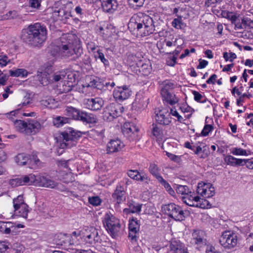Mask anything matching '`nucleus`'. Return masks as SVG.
<instances>
[{
  "label": "nucleus",
  "mask_w": 253,
  "mask_h": 253,
  "mask_svg": "<svg viewBox=\"0 0 253 253\" xmlns=\"http://www.w3.org/2000/svg\"><path fill=\"white\" fill-rule=\"evenodd\" d=\"M130 32L135 37H144L155 31L153 19L147 15H134L127 24Z\"/></svg>",
  "instance_id": "1"
},
{
  "label": "nucleus",
  "mask_w": 253,
  "mask_h": 253,
  "mask_svg": "<svg viewBox=\"0 0 253 253\" xmlns=\"http://www.w3.org/2000/svg\"><path fill=\"white\" fill-rule=\"evenodd\" d=\"M22 39L29 45L40 47L47 39V29L39 23L30 25L23 32Z\"/></svg>",
  "instance_id": "2"
},
{
  "label": "nucleus",
  "mask_w": 253,
  "mask_h": 253,
  "mask_svg": "<svg viewBox=\"0 0 253 253\" xmlns=\"http://www.w3.org/2000/svg\"><path fill=\"white\" fill-rule=\"evenodd\" d=\"M73 35H63L61 38V43L59 46L60 54L64 57H70L74 54L78 56L82 53V48L79 41Z\"/></svg>",
  "instance_id": "3"
},
{
  "label": "nucleus",
  "mask_w": 253,
  "mask_h": 253,
  "mask_svg": "<svg viewBox=\"0 0 253 253\" xmlns=\"http://www.w3.org/2000/svg\"><path fill=\"white\" fill-rule=\"evenodd\" d=\"M102 222L104 227L110 235L113 237H115L121 228L119 220L110 211H108L105 213Z\"/></svg>",
  "instance_id": "4"
},
{
  "label": "nucleus",
  "mask_w": 253,
  "mask_h": 253,
  "mask_svg": "<svg viewBox=\"0 0 253 253\" xmlns=\"http://www.w3.org/2000/svg\"><path fill=\"white\" fill-rule=\"evenodd\" d=\"M182 200L186 205L191 207H196L201 209H208L211 207V205L208 200L196 196L195 194L191 191L186 196H182Z\"/></svg>",
  "instance_id": "5"
},
{
  "label": "nucleus",
  "mask_w": 253,
  "mask_h": 253,
  "mask_svg": "<svg viewBox=\"0 0 253 253\" xmlns=\"http://www.w3.org/2000/svg\"><path fill=\"white\" fill-rule=\"evenodd\" d=\"M124 110L125 108L120 105L111 103L104 108L103 119L107 122L112 121L115 118L120 116Z\"/></svg>",
  "instance_id": "6"
},
{
  "label": "nucleus",
  "mask_w": 253,
  "mask_h": 253,
  "mask_svg": "<svg viewBox=\"0 0 253 253\" xmlns=\"http://www.w3.org/2000/svg\"><path fill=\"white\" fill-rule=\"evenodd\" d=\"M219 243L225 249H232L235 248L238 243L237 234L230 231L223 232L219 238Z\"/></svg>",
  "instance_id": "7"
},
{
  "label": "nucleus",
  "mask_w": 253,
  "mask_h": 253,
  "mask_svg": "<svg viewBox=\"0 0 253 253\" xmlns=\"http://www.w3.org/2000/svg\"><path fill=\"white\" fill-rule=\"evenodd\" d=\"M61 136L63 140L61 143V147L62 148H71L76 145L77 140L81 136V134L80 132L71 130L62 132Z\"/></svg>",
  "instance_id": "8"
},
{
  "label": "nucleus",
  "mask_w": 253,
  "mask_h": 253,
  "mask_svg": "<svg viewBox=\"0 0 253 253\" xmlns=\"http://www.w3.org/2000/svg\"><path fill=\"white\" fill-rule=\"evenodd\" d=\"M166 213L175 220H184V213L181 208L173 203L165 205L163 208Z\"/></svg>",
  "instance_id": "9"
},
{
  "label": "nucleus",
  "mask_w": 253,
  "mask_h": 253,
  "mask_svg": "<svg viewBox=\"0 0 253 253\" xmlns=\"http://www.w3.org/2000/svg\"><path fill=\"white\" fill-rule=\"evenodd\" d=\"M15 214L24 218H27L29 212L28 206L24 203L23 197L18 196L13 200Z\"/></svg>",
  "instance_id": "10"
},
{
  "label": "nucleus",
  "mask_w": 253,
  "mask_h": 253,
  "mask_svg": "<svg viewBox=\"0 0 253 253\" xmlns=\"http://www.w3.org/2000/svg\"><path fill=\"white\" fill-rule=\"evenodd\" d=\"M198 194L204 198H210L215 194L214 188L210 183L200 182L198 183L197 188Z\"/></svg>",
  "instance_id": "11"
},
{
  "label": "nucleus",
  "mask_w": 253,
  "mask_h": 253,
  "mask_svg": "<svg viewBox=\"0 0 253 253\" xmlns=\"http://www.w3.org/2000/svg\"><path fill=\"white\" fill-rule=\"evenodd\" d=\"M85 107L92 111L100 110L104 105L103 100L100 97L85 98L84 100Z\"/></svg>",
  "instance_id": "12"
},
{
  "label": "nucleus",
  "mask_w": 253,
  "mask_h": 253,
  "mask_svg": "<svg viewBox=\"0 0 253 253\" xmlns=\"http://www.w3.org/2000/svg\"><path fill=\"white\" fill-rule=\"evenodd\" d=\"M66 78V71L61 70L57 71L51 75L49 77V79L44 83L45 78H42V84L43 85H46L48 84L58 83L59 82L62 83L63 81L65 82Z\"/></svg>",
  "instance_id": "13"
},
{
  "label": "nucleus",
  "mask_w": 253,
  "mask_h": 253,
  "mask_svg": "<svg viewBox=\"0 0 253 253\" xmlns=\"http://www.w3.org/2000/svg\"><path fill=\"white\" fill-rule=\"evenodd\" d=\"M112 197L117 202V204L115 205L116 209L119 210H120V204L126 201V191L122 186H117L115 191L112 194Z\"/></svg>",
  "instance_id": "14"
},
{
  "label": "nucleus",
  "mask_w": 253,
  "mask_h": 253,
  "mask_svg": "<svg viewBox=\"0 0 253 253\" xmlns=\"http://www.w3.org/2000/svg\"><path fill=\"white\" fill-rule=\"evenodd\" d=\"M84 237L85 241L89 244H95L99 241L98 231L93 227H87L85 229Z\"/></svg>",
  "instance_id": "15"
},
{
  "label": "nucleus",
  "mask_w": 253,
  "mask_h": 253,
  "mask_svg": "<svg viewBox=\"0 0 253 253\" xmlns=\"http://www.w3.org/2000/svg\"><path fill=\"white\" fill-rule=\"evenodd\" d=\"M156 120L160 124L169 125L171 123L170 114L167 109H163L159 111L156 115Z\"/></svg>",
  "instance_id": "16"
},
{
  "label": "nucleus",
  "mask_w": 253,
  "mask_h": 253,
  "mask_svg": "<svg viewBox=\"0 0 253 253\" xmlns=\"http://www.w3.org/2000/svg\"><path fill=\"white\" fill-rule=\"evenodd\" d=\"M170 253H183L187 252L185 245L180 240L172 239L169 245Z\"/></svg>",
  "instance_id": "17"
},
{
  "label": "nucleus",
  "mask_w": 253,
  "mask_h": 253,
  "mask_svg": "<svg viewBox=\"0 0 253 253\" xmlns=\"http://www.w3.org/2000/svg\"><path fill=\"white\" fill-rule=\"evenodd\" d=\"M97 31L104 39H107L112 36L115 30L114 26L111 24L105 23L98 26Z\"/></svg>",
  "instance_id": "18"
},
{
  "label": "nucleus",
  "mask_w": 253,
  "mask_h": 253,
  "mask_svg": "<svg viewBox=\"0 0 253 253\" xmlns=\"http://www.w3.org/2000/svg\"><path fill=\"white\" fill-rule=\"evenodd\" d=\"M253 29V19L248 16L239 17L238 22L236 24L235 30L243 29Z\"/></svg>",
  "instance_id": "19"
},
{
  "label": "nucleus",
  "mask_w": 253,
  "mask_h": 253,
  "mask_svg": "<svg viewBox=\"0 0 253 253\" xmlns=\"http://www.w3.org/2000/svg\"><path fill=\"white\" fill-rule=\"evenodd\" d=\"M127 175L131 178L144 182L145 184H149L150 178L146 174H140L137 170H129L127 171Z\"/></svg>",
  "instance_id": "20"
},
{
  "label": "nucleus",
  "mask_w": 253,
  "mask_h": 253,
  "mask_svg": "<svg viewBox=\"0 0 253 253\" xmlns=\"http://www.w3.org/2000/svg\"><path fill=\"white\" fill-rule=\"evenodd\" d=\"M14 114L15 112H11L10 114H7V117L11 119L13 121L14 127L17 131L26 134L27 122L20 120L14 121L11 116H14Z\"/></svg>",
  "instance_id": "21"
},
{
  "label": "nucleus",
  "mask_w": 253,
  "mask_h": 253,
  "mask_svg": "<svg viewBox=\"0 0 253 253\" xmlns=\"http://www.w3.org/2000/svg\"><path fill=\"white\" fill-rule=\"evenodd\" d=\"M139 228V224L136 219L133 218L129 220V236L132 243L136 242V234Z\"/></svg>",
  "instance_id": "22"
},
{
  "label": "nucleus",
  "mask_w": 253,
  "mask_h": 253,
  "mask_svg": "<svg viewBox=\"0 0 253 253\" xmlns=\"http://www.w3.org/2000/svg\"><path fill=\"white\" fill-rule=\"evenodd\" d=\"M101 1L103 10L105 12L112 13L118 6L117 0H101Z\"/></svg>",
  "instance_id": "23"
},
{
  "label": "nucleus",
  "mask_w": 253,
  "mask_h": 253,
  "mask_svg": "<svg viewBox=\"0 0 253 253\" xmlns=\"http://www.w3.org/2000/svg\"><path fill=\"white\" fill-rule=\"evenodd\" d=\"M41 129V125L37 121L30 120L27 122L26 134L33 135L38 133Z\"/></svg>",
  "instance_id": "24"
},
{
  "label": "nucleus",
  "mask_w": 253,
  "mask_h": 253,
  "mask_svg": "<svg viewBox=\"0 0 253 253\" xmlns=\"http://www.w3.org/2000/svg\"><path fill=\"white\" fill-rule=\"evenodd\" d=\"M192 242L199 248L206 245V241L204 239V233L202 231L196 230L192 233Z\"/></svg>",
  "instance_id": "25"
},
{
  "label": "nucleus",
  "mask_w": 253,
  "mask_h": 253,
  "mask_svg": "<svg viewBox=\"0 0 253 253\" xmlns=\"http://www.w3.org/2000/svg\"><path fill=\"white\" fill-rule=\"evenodd\" d=\"M77 120L87 124H95L97 122V118L95 115L83 111H80Z\"/></svg>",
  "instance_id": "26"
},
{
  "label": "nucleus",
  "mask_w": 253,
  "mask_h": 253,
  "mask_svg": "<svg viewBox=\"0 0 253 253\" xmlns=\"http://www.w3.org/2000/svg\"><path fill=\"white\" fill-rule=\"evenodd\" d=\"M122 144L119 139L112 140L107 144L108 153H112L119 151L122 147Z\"/></svg>",
  "instance_id": "27"
},
{
  "label": "nucleus",
  "mask_w": 253,
  "mask_h": 253,
  "mask_svg": "<svg viewBox=\"0 0 253 253\" xmlns=\"http://www.w3.org/2000/svg\"><path fill=\"white\" fill-rule=\"evenodd\" d=\"M126 86L123 87H119L116 89L113 93L114 98L119 101H123L126 98V92L125 90Z\"/></svg>",
  "instance_id": "28"
},
{
  "label": "nucleus",
  "mask_w": 253,
  "mask_h": 253,
  "mask_svg": "<svg viewBox=\"0 0 253 253\" xmlns=\"http://www.w3.org/2000/svg\"><path fill=\"white\" fill-rule=\"evenodd\" d=\"M129 125V127H127V139L128 138L130 141L136 140L138 139L139 129L134 125Z\"/></svg>",
  "instance_id": "29"
},
{
  "label": "nucleus",
  "mask_w": 253,
  "mask_h": 253,
  "mask_svg": "<svg viewBox=\"0 0 253 253\" xmlns=\"http://www.w3.org/2000/svg\"><path fill=\"white\" fill-rule=\"evenodd\" d=\"M222 15L229 20L232 24L234 25V28H236V24L238 22L240 15L231 12L224 11L222 12Z\"/></svg>",
  "instance_id": "30"
},
{
  "label": "nucleus",
  "mask_w": 253,
  "mask_h": 253,
  "mask_svg": "<svg viewBox=\"0 0 253 253\" xmlns=\"http://www.w3.org/2000/svg\"><path fill=\"white\" fill-rule=\"evenodd\" d=\"M163 99L168 103L172 105L178 102V99L175 95L170 92L166 93L165 92L161 94Z\"/></svg>",
  "instance_id": "31"
},
{
  "label": "nucleus",
  "mask_w": 253,
  "mask_h": 253,
  "mask_svg": "<svg viewBox=\"0 0 253 253\" xmlns=\"http://www.w3.org/2000/svg\"><path fill=\"white\" fill-rule=\"evenodd\" d=\"M81 110H78L72 106H68L65 109L66 115L69 117L77 120Z\"/></svg>",
  "instance_id": "32"
},
{
  "label": "nucleus",
  "mask_w": 253,
  "mask_h": 253,
  "mask_svg": "<svg viewBox=\"0 0 253 253\" xmlns=\"http://www.w3.org/2000/svg\"><path fill=\"white\" fill-rule=\"evenodd\" d=\"M231 93L234 96H236V94L237 96H239V98L237 99V105L238 106L241 105V102L243 101V98L244 97H247L248 98H250L252 96V95L251 94H247L246 93L241 94V92L239 91V89L237 88L236 87H234Z\"/></svg>",
  "instance_id": "33"
},
{
  "label": "nucleus",
  "mask_w": 253,
  "mask_h": 253,
  "mask_svg": "<svg viewBox=\"0 0 253 253\" xmlns=\"http://www.w3.org/2000/svg\"><path fill=\"white\" fill-rule=\"evenodd\" d=\"M161 94H162L165 92L166 93L170 92V91L174 88V84L169 80H166L161 84Z\"/></svg>",
  "instance_id": "34"
},
{
  "label": "nucleus",
  "mask_w": 253,
  "mask_h": 253,
  "mask_svg": "<svg viewBox=\"0 0 253 253\" xmlns=\"http://www.w3.org/2000/svg\"><path fill=\"white\" fill-rule=\"evenodd\" d=\"M23 184L31 185L32 184H37V176L33 174H29L22 177Z\"/></svg>",
  "instance_id": "35"
},
{
  "label": "nucleus",
  "mask_w": 253,
  "mask_h": 253,
  "mask_svg": "<svg viewBox=\"0 0 253 253\" xmlns=\"http://www.w3.org/2000/svg\"><path fill=\"white\" fill-rule=\"evenodd\" d=\"M16 163L20 166L25 165L29 160V156L24 153L18 154L15 158Z\"/></svg>",
  "instance_id": "36"
},
{
  "label": "nucleus",
  "mask_w": 253,
  "mask_h": 253,
  "mask_svg": "<svg viewBox=\"0 0 253 253\" xmlns=\"http://www.w3.org/2000/svg\"><path fill=\"white\" fill-rule=\"evenodd\" d=\"M141 206L133 201L129 202L127 204V212L139 213L141 210Z\"/></svg>",
  "instance_id": "37"
},
{
  "label": "nucleus",
  "mask_w": 253,
  "mask_h": 253,
  "mask_svg": "<svg viewBox=\"0 0 253 253\" xmlns=\"http://www.w3.org/2000/svg\"><path fill=\"white\" fill-rule=\"evenodd\" d=\"M69 119L66 117L57 116L53 119V124L57 127L62 126L64 124L68 123Z\"/></svg>",
  "instance_id": "38"
},
{
  "label": "nucleus",
  "mask_w": 253,
  "mask_h": 253,
  "mask_svg": "<svg viewBox=\"0 0 253 253\" xmlns=\"http://www.w3.org/2000/svg\"><path fill=\"white\" fill-rule=\"evenodd\" d=\"M41 102L42 105L49 109H53L57 106V102L52 98L43 99Z\"/></svg>",
  "instance_id": "39"
},
{
  "label": "nucleus",
  "mask_w": 253,
  "mask_h": 253,
  "mask_svg": "<svg viewBox=\"0 0 253 253\" xmlns=\"http://www.w3.org/2000/svg\"><path fill=\"white\" fill-rule=\"evenodd\" d=\"M9 74L12 77H26L28 75V72L24 69H17L9 71Z\"/></svg>",
  "instance_id": "40"
},
{
  "label": "nucleus",
  "mask_w": 253,
  "mask_h": 253,
  "mask_svg": "<svg viewBox=\"0 0 253 253\" xmlns=\"http://www.w3.org/2000/svg\"><path fill=\"white\" fill-rule=\"evenodd\" d=\"M137 50V45L134 43H130L128 48H127V50L128 51V52L130 53V54L129 55V58H132L133 59L131 60L132 62H136L137 61V59L135 55V52Z\"/></svg>",
  "instance_id": "41"
},
{
  "label": "nucleus",
  "mask_w": 253,
  "mask_h": 253,
  "mask_svg": "<svg viewBox=\"0 0 253 253\" xmlns=\"http://www.w3.org/2000/svg\"><path fill=\"white\" fill-rule=\"evenodd\" d=\"M149 170L150 172L157 179H159L162 176L160 173V169L159 167L155 164H151L149 166Z\"/></svg>",
  "instance_id": "42"
},
{
  "label": "nucleus",
  "mask_w": 253,
  "mask_h": 253,
  "mask_svg": "<svg viewBox=\"0 0 253 253\" xmlns=\"http://www.w3.org/2000/svg\"><path fill=\"white\" fill-rule=\"evenodd\" d=\"M60 176L62 177L61 180L66 183L72 182L74 180L73 174L71 172L66 173L61 172L60 173Z\"/></svg>",
  "instance_id": "43"
},
{
  "label": "nucleus",
  "mask_w": 253,
  "mask_h": 253,
  "mask_svg": "<svg viewBox=\"0 0 253 253\" xmlns=\"http://www.w3.org/2000/svg\"><path fill=\"white\" fill-rule=\"evenodd\" d=\"M158 181L161 183L166 189V190L169 193V194L173 195L174 193V191L171 188L169 184L165 180L162 176L159 177V179L157 180Z\"/></svg>",
  "instance_id": "44"
},
{
  "label": "nucleus",
  "mask_w": 253,
  "mask_h": 253,
  "mask_svg": "<svg viewBox=\"0 0 253 253\" xmlns=\"http://www.w3.org/2000/svg\"><path fill=\"white\" fill-rule=\"evenodd\" d=\"M76 78V74L73 71H66V78L65 80L67 83L73 84L75 83Z\"/></svg>",
  "instance_id": "45"
},
{
  "label": "nucleus",
  "mask_w": 253,
  "mask_h": 253,
  "mask_svg": "<svg viewBox=\"0 0 253 253\" xmlns=\"http://www.w3.org/2000/svg\"><path fill=\"white\" fill-rule=\"evenodd\" d=\"M32 98L31 97V94L29 93H26L23 96L22 101L18 104V106L20 108L26 106L29 104L32 103Z\"/></svg>",
  "instance_id": "46"
},
{
  "label": "nucleus",
  "mask_w": 253,
  "mask_h": 253,
  "mask_svg": "<svg viewBox=\"0 0 253 253\" xmlns=\"http://www.w3.org/2000/svg\"><path fill=\"white\" fill-rule=\"evenodd\" d=\"M177 194L181 195L182 196H186L190 191L188 186L186 185H178L176 189Z\"/></svg>",
  "instance_id": "47"
},
{
  "label": "nucleus",
  "mask_w": 253,
  "mask_h": 253,
  "mask_svg": "<svg viewBox=\"0 0 253 253\" xmlns=\"http://www.w3.org/2000/svg\"><path fill=\"white\" fill-rule=\"evenodd\" d=\"M88 86L96 88L98 89H103L104 84L99 81V79H95L91 81L88 84Z\"/></svg>",
  "instance_id": "48"
},
{
  "label": "nucleus",
  "mask_w": 253,
  "mask_h": 253,
  "mask_svg": "<svg viewBox=\"0 0 253 253\" xmlns=\"http://www.w3.org/2000/svg\"><path fill=\"white\" fill-rule=\"evenodd\" d=\"M231 153L236 156H248L247 151L241 148L234 147L231 149Z\"/></svg>",
  "instance_id": "49"
},
{
  "label": "nucleus",
  "mask_w": 253,
  "mask_h": 253,
  "mask_svg": "<svg viewBox=\"0 0 253 253\" xmlns=\"http://www.w3.org/2000/svg\"><path fill=\"white\" fill-rule=\"evenodd\" d=\"M73 84L67 83L66 82H62V86L59 88V91L61 93H67L72 89Z\"/></svg>",
  "instance_id": "50"
},
{
  "label": "nucleus",
  "mask_w": 253,
  "mask_h": 253,
  "mask_svg": "<svg viewBox=\"0 0 253 253\" xmlns=\"http://www.w3.org/2000/svg\"><path fill=\"white\" fill-rule=\"evenodd\" d=\"M129 5L134 9H137L142 6L145 0H128Z\"/></svg>",
  "instance_id": "51"
},
{
  "label": "nucleus",
  "mask_w": 253,
  "mask_h": 253,
  "mask_svg": "<svg viewBox=\"0 0 253 253\" xmlns=\"http://www.w3.org/2000/svg\"><path fill=\"white\" fill-rule=\"evenodd\" d=\"M48 177L44 176H37V184L40 186L44 187V185H47Z\"/></svg>",
  "instance_id": "52"
},
{
  "label": "nucleus",
  "mask_w": 253,
  "mask_h": 253,
  "mask_svg": "<svg viewBox=\"0 0 253 253\" xmlns=\"http://www.w3.org/2000/svg\"><path fill=\"white\" fill-rule=\"evenodd\" d=\"M169 113L170 115H171L172 116L176 117L177 121L180 123H182L184 121L183 118L179 115L175 108H171L170 109V113Z\"/></svg>",
  "instance_id": "53"
},
{
  "label": "nucleus",
  "mask_w": 253,
  "mask_h": 253,
  "mask_svg": "<svg viewBox=\"0 0 253 253\" xmlns=\"http://www.w3.org/2000/svg\"><path fill=\"white\" fill-rule=\"evenodd\" d=\"M66 13L63 8L55 7L53 11L52 14L55 17H63Z\"/></svg>",
  "instance_id": "54"
},
{
  "label": "nucleus",
  "mask_w": 253,
  "mask_h": 253,
  "mask_svg": "<svg viewBox=\"0 0 253 253\" xmlns=\"http://www.w3.org/2000/svg\"><path fill=\"white\" fill-rule=\"evenodd\" d=\"M179 109L183 113H189L191 114L193 112V109L185 103L181 104L179 106Z\"/></svg>",
  "instance_id": "55"
},
{
  "label": "nucleus",
  "mask_w": 253,
  "mask_h": 253,
  "mask_svg": "<svg viewBox=\"0 0 253 253\" xmlns=\"http://www.w3.org/2000/svg\"><path fill=\"white\" fill-rule=\"evenodd\" d=\"M9 183L11 186L13 187L23 185L22 177L10 179L9 180Z\"/></svg>",
  "instance_id": "56"
},
{
  "label": "nucleus",
  "mask_w": 253,
  "mask_h": 253,
  "mask_svg": "<svg viewBox=\"0 0 253 253\" xmlns=\"http://www.w3.org/2000/svg\"><path fill=\"white\" fill-rule=\"evenodd\" d=\"M172 25L176 29H181L183 25L181 17H178L177 18L174 19L172 22Z\"/></svg>",
  "instance_id": "57"
},
{
  "label": "nucleus",
  "mask_w": 253,
  "mask_h": 253,
  "mask_svg": "<svg viewBox=\"0 0 253 253\" xmlns=\"http://www.w3.org/2000/svg\"><path fill=\"white\" fill-rule=\"evenodd\" d=\"M223 58H224L226 61H230L232 62L234 59L237 58L236 54L233 52H230L229 53L225 52L223 54Z\"/></svg>",
  "instance_id": "58"
},
{
  "label": "nucleus",
  "mask_w": 253,
  "mask_h": 253,
  "mask_svg": "<svg viewBox=\"0 0 253 253\" xmlns=\"http://www.w3.org/2000/svg\"><path fill=\"white\" fill-rule=\"evenodd\" d=\"M89 203L94 206H97L100 205L101 200L98 196H93L88 198Z\"/></svg>",
  "instance_id": "59"
},
{
  "label": "nucleus",
  "mask_w": 253,
  "mask_h": 253,
  "mask_svg": "<svg viewBox=\"0 0 253 253\" xmlns=\"http://www.w3.org/2000/svg\"><path fill=\"white\" fill-rule=\"evenodd\" d=\"M193 94L194 95V99L195 101L202 103L205 102L206 101V98L198 92L194 91L193 92Z\"/></svg>",
  "instance_id": "60"
},
{
  "label": "nucleus",
  "mask_w": 253,
  "mask_h": 253,
  "mask_svg": "<svg viewBox=\"0 0 253 253\" xmlns=\"http://www.w3.org/2000/svg\"><path fill=\"white\" fill-rule=\"evenodd\" d=\"M12 249L16 253H22L25 250L24 247L19 243H14L12 245Z\"/></svg>",
  "instance_id": "61"
},
{
  "label": "nucleus",
  "mask_w": 253,
  "mask_h": 253,
  "mask_svg": "<svg viewBox=\"0 0 253 253\" xmlns=\"http://www.w3.org/2000/svg\"><path fill=\"white\" fill-rule=\"evenodd\" d=\"M236 158L234 157L231 155H227L224 158V161L226 163L232 166H235V162Z\"/></svg>",
  "instance_id": "62"
},
{
  "label": "nucleus",
  "mask_w": 253,
  "mask_h": 253,
  "mask_svg": "<svg viewBox=\"0 0 253 253\" xmlns=\"http://www.w3.org/2000/svg\"><path fill=\"white\" fill-rule=\"evenodd\" d=\"M213 128V126L211 125H205L202 131V135L204 136L208 135L209 133L212 130Z\"/></svg>",
  "instance_id": "63"
},
{
  "label": "nucleus",
  "mask_w": 253,
  "mask_h": 253,
  "mask_svg": "<svg viewBox=\"0 0 253 253\" xmlns=\"http://www.w3.org/2000/svg\"><path fill=\"white\" fill-rule=\"evenodd\" d=\"M29 4L32 8L38 9L41 6V0H29Z\"/></svg>",
  "instance_id": "64"
}]
</instances>
